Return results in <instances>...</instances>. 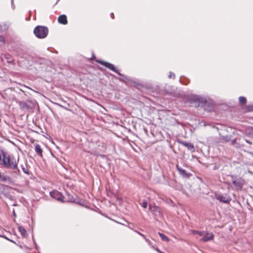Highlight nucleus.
Returning a JSON list of instances; mask_svg holds the SVG:
<instances>
[{
  "mask_svg": "<svg viewBox=\"0 0 253 253\" xmlns=\"http://www.w3.org/2000/svg\"><path fill=\"white\" fill-rule=\"evenodd\" d=\"M2 162L1 164L6 168L15 169L17 168L18 158L13 155H8L2 153Z\"/></svg>",
  "mask_w": 253,
  "mask_h": 253,
  "instance_id": "nucleus-1",
  "label": "nucleus"
},
{
  "mask_svg": "<svg viewBox=\"0 0 253 253\" xmlns=\"http://www.w3.org/2000/svg\"><path fill=\"white\" fill-rule=\"evenodd\" d=\"M34 34L39 38H44L48 34V29L44 26H37L34 30Z\"/></svg>",
  "mask_w": 253,
  "mask_h": 253,
  "instance_id": "nucleus-2",
  "label": "nucleus"
},
{
  "mask_svg": "<svg viewBox=\"0 0 253 253\" xmlns=\"http://www.w3.org/2000/svg\"><path fill=\"white\" fill-rule=\"evenodd\" d=\"M195 233L198 234L200 236H204V238L200 239L201 241L203 242H207L210 240H212L213 235L212 233H205L203 232H200L194 231Z\"/></svg>",
  "mask_w": 253,
  "mask_h": 253,
  "instance_id": "nucleus-3",
  "label": "nucleus"
},
{
  "mask_svg": "<svg viewBox=\"0 0 253 253\" xmlns=\"http://www.w3.org/2000/svg\"><path fill=\"white\" fill-rule=\"evenodd\" d=\"M50 195L51 197L59 201H63V197L61 194V193L57 191H53L50 193Z\"/></svg>",
  "mask_w": 253,
  "mask_h": 253,
  "instance_id": "nucleus-4",
  "label": "nucleus"
},
{
  "mask_svg": "<svg viewBox=\"0 0 253 253\" xmlns=\"http://www.w3.org/2000/svg\"><path fill=\"white\" fill-rule=\"evenodd\" d=\"M233 183L234 184L236 188L237 189H240L242 188L244 184V180L241 179H238L237 180H233Z\"/></svg>",
  "mask_w": 253,
  "mask_h": 253,
  "instance_id": "nucleus-5",
  "label": "nucleus"
},
{
  "mask_svg": "<svg viewBox=\"0 0 253 253\" xmlns=\"http://www.w3.org/2000/svg\"><path fill=\"white\" fill-rule=\"evenodd\" d=\"M215 197L218 200L225 203H228L230 201L228 197L223 195H216Z\"/></svg>",
  "mask_w": 253,
  "mask_h": 253,
  "instance_id": "nucleus-6",
  "label": "nucleus"
},
{
  "mask_svg": "<svg viewBox=\"0 0 253 253\" xmlns=\"http://www.w3.org/2000/svg\"><path fill=\"white\" fill-rule=\"evenodd\" d=\"M58 21L62 24H66L67 23V17L65 15H62L58 18Z\"/></svg>",
  "mask_w": 253,
  "mask_h": 253,
  "instance_id": "nucleus-7",
  "label": "nucleus"
},
{
  "mask_svg": "<svg viewBox=\"0 0 253 253\" xmlns=\"http://www.w3.org/2000/svg\"><path fill=\"white\" fill-rule=\"evenodd\" d=\"M99 62L101 64H102L104 66L107 67L108 68H109L114 71H115V68L113 64L108 63L107 62H105V61H100Z\"/></svg>",
  "mask_w": 253,
  "mask_h": 253,
  "instance_id": "nucleus-8",
  "label": "nucleus"
},
{
  "mask_svg": "<svg viewBox=\"0 0 253 253\" xmlns=\"http://www.w3.org/2000/svg\"><path fill=\"white\" fill-rule=\"evenodd\" d=\"M0 180L6 182H9L11 181L10 178L9 176L5 175L4 174H0Z\"/></svg>",
  "mask_w": 253,
  "mask_h": 253,
  "instance_id": "nucleus-9",
  "label": "nucleus"
},
{
  "mask_svg": "<svg viewBox=\"0 0 253 253\" xmlns=\"http://www.w3.org/2000/svg\"><path fill=\"white\" fill-rule=\"evenodd\" d=\"M182 144L187 147V148L191 151V152H193L195 150L193 144L190 143L183 142Z\"/></svg>",
  "mask_w": 253,
  "mask_h": 253,
  "instance_id": "nucleus-10",
  "label": "nucleus"
},
{
  "mask_svg": "<svg viewBox=\"0 0 253 253\" xmlns=\"http://www.w3.org/2000/svg\"><path fill=\"white\" fill-rule=\"evenodd\" d=\"M35 150L36 152L40 155H42V150L40 147V146L38 144L36 145L35 146Z\"/></svg>",
  "mask_w": 253,
  "mask_h": 253,
  "instance_id": "nucleus-11",
  "label": "nucleus"
},
{
  "mask_svg": "<svg viewBox=\"0 0 253 253\" xmlns=\"http://www.w3.org/2000/svg\"><path fill=\"white\" fill-rule=\"evenodd\" d=\"M18 230H19V231L21 233V235L23 237H25L26 236V231L25 230V229L24 228H23L21 226H19L18 227Z\"/></svg>",
  "mask_w": 253,
  "mask_h": 253,
  "instance_id": "nucleus-12",
  "label": "nucleus"
},
{
  "mask_svg": "<svg viewBox=\"0 0 253 253\" xmlns=\"http://www.w3.org/2000/svg\"><path fill=\"white\" fill-rule=\"evenodd\" d=\"M149 210H150V211H151L152 212H157V211L158 212H159V208L156 206L152 207L151 206H150Z\"/></svg>",
  "mask_w": 253,
  "mask_h": 253,
  "instance_id": "nucleus-13",
  "label": "nucleus"
},
{
  "mask_svg": "<svg viewBox=\"0 0 253 253\" xmlns=\"http://www.w3.org/2000/svg\"><path fill=\"white\" fill-rule=\"evenodd\" d=\"M246 133L247 135H248L249 136L253 138V130L252 132V129L251 128H248L246 130Z\"/></svg>",
  "mask_w": 253,
  "mask_h": 253,
  "instance_id": "nucleus-14",
  "label": "nucleus"
},
{
  "mask_svg": "<svg viewBox=\"0 0 253 253\" xmlns=\"http://www.w3.org/2000/svg\"><path fill=\"white\" fill-rule=\"evenodd\" d=\"M160 236L161 237V239L165 241L168 242L169 241V239L165 236L164 234L159 233Z\"/></svg>",
  "mask_w": 253,
  "mask_h": 253,
  "instance_id": "nucleus-15",
  "label": "nucleus"
},
{
  "mask_svg": "<svg viewBox=\"0 0 253 253\" xmlns=\"http://www.w3.org/2000/svg\"><path fill=\"white\" fill-rule=\"evenodd\" d=\"M239 101L242 104H245L246 102V99L244 97H240L239 98Z\"/></svg>",
  "mask_w": 253,
  "mask_h": 253,
  "instance_id": "nucleus-16",
  "label": "nucleus"
},
{
  "mask_svg": "<svg viewBox=\"0 0 253 253\" xmlns=\"http://www.w3.org/2000/svg\"><path fill=\"white\" fill-rule=\"evenodd\" d=\"M4 43V39L2 36H0V45Z\"/></svg>",
  "mask_w": 253,
  "mask_h": 253,
  "instance_id": "nucleus-17",
  "label": "nucleus"
},
{
  "mask_svg": "<svg viewBox=\"0 0 253 253\" xmlns=\"http://www.w3.org/2000/svg\"><path fill=\"white\" fill-rule=\"evenodd\" d=\"M142 206L144 208H147V203L146 201H143L142 204Z\"/></svg>",
  "mask_w": 253,
  "mask_h": 253,
  "instance_id": "nucleus-18",
  "label": "nucleus"
},
{
  "mask_svg": "<svg viewBox=\"0 0 253 253\" xmlns=\"http://www.w3.org/2000/svg\"><path fill=\"white\" fill-rule=\"evenodd\" d=\"M173 77H174V75L173 74H172L171 73H170L169 75V78H172Z\"/></svg>",
  "mask_w": 253,
  "mask_h": 253,
  "instance_id": "nucleus-19",
  "label": "nucleus"
},
{
  "mask_svg": "<svg viewBox=\"0 0 253 253\" xmlns=\"http://www.w3.org/2000/svg\"><path fill=\"white\" fill-rule=\"evenodd\" d=\"M157 251L158 252H159V253H161V252H160L158 249H157Z\"/></svg>",
  "mask_w": 253,
  "mask_h": 253,
  "instance_id": "nucleus-20",
  "label": "nucleus"
},
{
  "mask_svg": "<svg viewBox=\"0 0 253 253\" xmlns=\"http://www.w3.org/2000/svg\"><path fill=\"white\" fill-rule=\"evenodd\" d=\"M13 215H14V216H15V215H15V212H14V211H13Z\"/></svg>",
  "mask_w": 253,
  "mask_h": 253,
  "instance_id": "nucleus-21",
  "label": "nucleus"
}]
</instances>
